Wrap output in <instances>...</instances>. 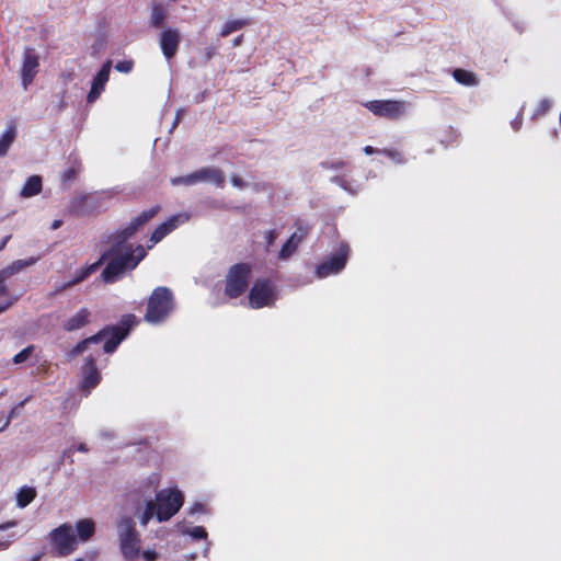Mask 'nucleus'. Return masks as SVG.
<instances>
[{"mask_svg": "<svg viewBox=\"0 0 561 561\" xmlns=\"http://www.w3.org/2000/svg\"><path fill=\"white\" fill-rule=\"evenodd\" d=\"M351 248L348 243L341 242L334 253L324 259L316 268V274L320 278L340 273L346 265Z\"/></svg>", "mask_w": 561, "mask_h": 561, "instance_id": "9d476101", "label": "nucleus"}, {"mask_svg": "<svg viewBox=\"0 0 561 561\" xmlns=\"http://www.w3.org/2000/svg\"><path fill=\"white\" fill-rule=\"evenodd\" d=\"M43 187V181L39 175H32L27 178L26 182L24 183L20 195L24 198L33 197L41 193Z\"/></svg>", "mask_w": 561, "mask_h": 561, "instance_id": "aec40b11", "label": "nucleus"}, {"mask_svg": "<svg viewBox=\"0 0 561 561\" xmlns=\"http://www.w3.org/2000/svg\"><path fill=\"white\" fill-rule=\"evenodd\" d=\"M178 217H171L167 221L160 224L151 233L149 239L148 249L154 247L158 242H160L165 236H168L172 230L176 228Z\"/></svg>", "mask_w": 561, "mask_h": 561, "instance_id": "a211bd4d", "label": "nucleus"}, {"mask_svg": "<svg viewBox=\"0 0 561 561\" xmlns=\"http://www.w3.org/2000/svg\"><path fill=\"white\" fill-rule=\"evenodd\" d=\"M159 211L160 206L154 205L149 209L141 211L137 217L130 220L126 227L117 230L115 233L121 237L122 241H128L137 231L142 229L153 217H156Z\"/></svg>", "mask_w": 561, "mask_h": 561, "instance_id": "ddd939ff", "label": "nucleus"}, {"mask_svg": "<svg viewBox=\"0 0 561 561\" xmlns=\"http://www.w3.org/2000/svg\"><path fill=\"white\" fill-rule=\"evenodd\" d=\"M363 150L366 154H374V153H380L381 149H377L371 146H365Z\"/></svg>", "mask_w": 561, "mask_h": 561, "instance_id": "37998d69", "label": "nucleus"}, {"mask_svg": "<svg viewBox=\"0 0 561 561\" xmlns=\"http://www.w3.org/2000/svg\"><path fill=\"white\" fill-rule=\"evenodd\" d=\"M299 245V242L297 241L296 237H293V234L287 239V241L283 244L280 251H279V259L286 260L290 257L297 250Z\"/></svg>", "mask_w": 561, "mask_h": 561, "instance_id": "bb28decb", "label": "nucleus"}, {"mask_svg": "<svg viewBox=\"0 0 561 561\" xmlns=\"http://www.w3.org/2000/svg\"><path fill=\"white\" fill-rule=\"evenodd\" d=\"M247 24H248V20H243V19L228 21L224 24L219 35L221 37H227L231 33L241 30Z\"/></svg>", "mask_w": 561, "mask_h": 561, "instance_id": "a878e982", "label": "nucleus"}, {"mask_svg": "<svg viewBox=\"0 0 561 561\" xmlns=\"http://www.w3.org/2000/svg\"><path fill=\"white\" fill-rule=\"evenodd\" d=\"M133 68H134V61L133 60H123V61H118L115 65V69L118 72H123V73L130 72L133 70Z\"/></svg>", "mask_w": 561, "mask_h": 561, "instance_id": "72a5a7b5", "label": "nucleus"}, {"mask_svg": "<svg viewBox=\"0 0 561 561\" xmlns=\"http://www.w3.org/2000/svg\"><path fill=\"white\" fill-rule=\"evenodd\" d=\"M79 167H70L61 173V180L64 183H68L75 180L79 174Z\"/></svg>", "mask_w": 561, "mask_h": 561, "instance_id": "2f4dec72", "label": "nucleus"}, {"mask_svg": "<svg viewBox=\"0 0 561 561\" xmlns=\"http://www.w3.org/2000/svg\"><path fill=\"white\" fill-rule=\"evenodd\" d=\"M76 529H77V533H78V538L80 541H88L90 540L94 534H95V524L92 519L90 518H83V519H79L77 523H76Z\"/></svg>", "mask_w": 561, "mask_h": 561, "instance_id": "412c9836", "label": "nucleus"}, {"mask_svg": "<svg viewBox=\"0 0 561 561\" xmlns=\"http://www.w3.org/2000/svg\"><path fill=\"white\" fill-rule=\"evenodd\" d=\"M10 423V417L7 420L5 424L0 428V432H2Z\"/></svg>", "mask_w": 561, "mask_h": 561, "instance_id": "5fc2aeb1", "label": "nucleus"}, {"mask_svg": "<svg viewBox=\"0 0 561 561\" xmlns=\"http://www.w3.org/2000/svg\"><path fill=\"white\" fill-rule=\"evenodd\" d=\"M156 512H157V508H156V503L154 501H148L146 503V510L145 512L142 513V515L140 516V524L142 526H147L148 523L150 522V519L156 516Z\"/></svg>", "mask_w": 561, "mask_h": 561, "instance_id": "cd10ccee", "label": "nucleus"}, {"mask_svg": "<svg viewBox=\"0 0 561 561\" xmlns=\"http://www.w3.org/2000/svg\"><path fill=\"white\" fill-rule=\"evenodd\" d=\"M39 55L33 47H25L22 53L20 78L24 90L33 83L39 72Z\"/></svg>", "mask_w": 561, "mask_h": 561, "instance_id": "f8f14e48", "label": "nucleus"}, {"mask_svg": "<svg viewBox=\"0 0 561 561\" xmlns=\"http://www.w3.org/2000/svg\"><path fill=\"white\" fill-rule=\"evenodd\" d=\"M10 543L11 542L9 540H5V541L0 540V551L8 549L10 547Z\"/></svg>", "mask_w": 561, "mask_h": 561, "instance_id": "de8ad7c7", "label": "nucleus"}, {"mask_svg": "<svg viewBox=\"0 0 561 561\" xmlns=\"http://www.w3.org/2000/svg\"><path fill=\"white\" fill-rule=\"evenodd\" d=\"M551 108V102L548 99H542L534 113V118L546 115Z\"/></svg>", "mask_w": 561, "mask_h": 561, "instance_id": "7c9ffc66", "label": "nucleus"}, {"mask_svg": "<svg viewBox=\"0 0 561 561\" xmlns=\"http://www.w3.org/2000/svg\"><path fill=\"white\" fill-rule=\"evenodd\" d=\"M36 490L32 486H23L16 493V505L21 508L26 507L36 497Z\"/></svg>", "mask_w": 561, "mask_h": 561, "instance_id": "393cba45", "label": "nucleus"}, {"mask_svg": "<svg viewBox=\"0 0 561 561\" xmlns=\"http://www.w3.org/2000/svg\"><path fill=\"white\" fill-rule=\"evenodd\" d=\"M380 153L386 156L387 158H389L390 160H392L396 163H403L404 162V158H403L402 153L399 150L394 149V148L381 149Z\"/></svg>", "mask_w": 561, "mask_h": 561, "instance_id": "c85d7f7f", "label": "nucleus"}, {"mask_svg": "<svg viewBox=\"0 0 561 561\" xmlns=\"http://www.w3.org/2000/svg\"><path fill=\"white\" fill-rule=\"evenodd\" d=\"M36 261L37 259L34 257H30L28 260H15L7 267L0 270V272L2 273V275H4V277L9 279L11 276L19 273L23 268L33 265Z\"/></svg>", "mask_w": 561, "mask_h": 561, "instance_id": "5701e85b", "label": "nucleus"}, {"mask_svg": "<svg viewBox=\"0 0 561 561\" xmlns=\"http://www.w3.org/2000/svg\"><path fill=\"white\" fill-rule=\"evenodd\" d=\"M194 539L201 540L207 538V531L203 526H194L187 531Z\"/></svg>", "mask_w": 561, "mask_h": 561, "instance_id": "473e14b6", "label": "nucleus"}, {"mask_svg": "<svg viewBox=\"0 0 561 561\" xmlns=\"http://www.w3.org/2000/svg\"><path fill=\"white\" fill-rule=\"evenodd\" d=\"M16 126L15 123L12 121L0 137V157L7 156L11 145L14 142L16 138Z\"/></svg>", "mask_w": 561, "mask_h": 561, "instance_id": "4be33fe9", "label": "nucleus"}, {"mask_svg": "<svg viewBox=\"0 0 561 561\" xmlns=\"http://www.w3.org/2000/svg\"><path fill=\"white\" fill-rule=\"evenodd\" d=\"M18 301V297H9L4 302L0 304V313L8 310L11 306H13Z\"/></svg>", "mask_w": 561, "mask_h": 561, "instance_id": "58836bf2", "label": "nucleus"}, {"mask_svg": "<svg viewBox=\"0 0 561 561\" xmlns=\"http://www.w3.org/2000/svg\"><path fill=\"white\" fill-rule=\"evenodd\" d=\"M92 312L87 308H80L73 316L69 317L61 323V328L65 332H75L91 322Z\"/></svg>", "mask_w": 561, "mask_h": 561, "instance_id": "f3484780", "label": "nucleus"}, {"mask_svg": "<svg viewBox=\"0 0 561 561\" xmlns=\"http://www.w3.org/2000/svg\"><path fill=\"white\" fill-rule=\"evenodd\" d=\"M137 318L133 313L124 314L117 325H106L96 334L91 335L78 342L70 351L69 355L76 357L81 355L90 344H95L106 339L103 350L105 353H113L121 342L128 335L130 329L137 324Z\"/></svg>", "mask_w": 561, "mask_h": 561, "instance_id": "f03ea898", "label": "nucleus"}, {"mask_svg": "<svg viewBox=\"0 0 561 561\" xmlns=\"http://www.w3.org/2000/svg\"><path fill=\"white\" fill-rule=\"evenodd\" d=\"M252 267L248 263H237L230 266L225 279V295L230 299L242 296L249 288Z\"/></svg>", "mask_w": 561, "mask_h": 561, "instance_id": "39448f33", "label": "nucleus"}, {"mask_svg": "<svg viewBox=\"0 0 561 561\" xmlns=\"http://www.w3.org/2000/svg\"><path fill=\"white\" fill-rule=\"evenodd\" d=\"M182 35L176 27H165L160 32L159 46L167 60H171L178 54Z\"/></svg>", "mask_w": 561, "mask_h": 561, "instance_id": "4468645a", "label": "nucleus"}, {"mask_svg": "<svg viewBox=\"0 0 561 561\" xmlns=\"http://www.w3.org/2000/svg\"><path fill=\"white\" fill-rule=\"evenodd\" d=\"M174 307L172 291L164 286L154 288L148 298L145 320L149 323H160L167 319Z\"/></svg>", "mask_w": 561, "mask_h": 561, "instance_id": "20e7f679", "label": "nucleus"}, {"mask_svg": "<svg viewBox=\"0 0 561 561\" xmlns=\"http://www.w3.org/2000/svg\"><path fill=\"white\" fill-rule=\"evenodd\" d=\"M197 510H198V511H202V510H203V505H202V504H199V503H196V504H195V507H194V511H197Z\"/></svg>", "mask_w": 561, "mask_h": 561, "instance_id": "603ef678", "label": "nucleus"}, {"mask_svg": "<svg viewBox=\"0 0 561 561\" xmlns=\"http://www.w3.org/2000/svg\"><path fill=\"white\" fill-rule=\"evenodd\" d=\"M168 16L167 9L160 2L153 1L151 3L150 26L158 30L161 28Z\"/></svg>", "mask_w": 561, "mask_h": 561, "instance_id": "6ab92c4d", "label": "nucleus"}, {"mask_svg": "<svg viewBox=\"0 0 561 561\" xmlns=\"http://www.w3.org/2000/svg\"><path fill=\"white\" fill-rule=\"evenodd\" d=\"M75 561H85V559H83V558H77V559H75Z\"/></svg>", "mask_w": 561, "mask_h": 561, "instance_id": "6e6d98bb", "label": "nucleus"}, {"mask_svg": "<svg viewBox=\"0 0 561 561\" xmlns=\"http://www.w3.org/2000/svg\"><path fill=\"white\" fill-rule=\"evenodd\" d=\"M112 60L107 59L92 80L91 89L87 95L88 103H94L105 89L110 79Z\"/></svg>", "mask_w": 561, "mask_h": 561, "instance_id": "2eb2a0df", "label": "nucleus"}, {"mask_svg": "<svg viewBox=\"0 0 561 561\" xmlns=\"http://www.w3.org/2000/svg\"><path fill=\"white\" fill-rule=\"evenodd\" d=\"M9 239H10V236L5 237V238L1 241V243H0V251L4 249V247H5V244H7V242H8V240H9Z\"/></svg>", "mask_w": 561, "mask_h": 561, "instance_id": "09e8293b", "label": "nucleus"}, {"mask_svg": "<svg viewBox=\"0 0 561 561\" xmlns=\"http://www.w3.org/2000/svg\"><path fill=\"white\" fill-rule=\"evenodd\" d=\"M231 184L238 188L245 187V182L237 174H232L230 178Z\"/></svg>", "mask_w": 561, "mask_h": 561, "instance_id": "ea45409f", "label": "nucleus"}, {"mask_svg": "<svg viewBox=\"0 0 561 561\" xmlns=\"http://www.w3.org/2000/svg\"><path fill=\"white\" fill-rule=\"evenodd\" d=\"M363 105L375 116L389 121H397L407 113V103L399 100H373Z\"/></svg>", "mask_w": 561, "mask_h": 561, "instance_id": "9b49d317", "label": "nucleus"}, {"mask_svg": "<svg viewBox=\"0 0 561 561\" xmlns=\"http://www.w3.org/2000/svg\"><path fill=\"white\" fill-rule=\"evenodd\" d=\"M214 55H215V48L208 47L205 53V59L208 61L213 58Z\"/></svg>", "mask_w": 561, "mask_h": 561, "instance_id": "c03bdc74", "label": "nucleus"}, {"mask_svg": "<svg viewBox=\"0 0 561 561\" xmlns=\"http://www.w3.org/2000/svg\"><path fill=\"white\" fill-rule=\"evenodd\" d=\"M88 450H89L88 446L84 443H80L78 446H71L67 450H65L64 457L65 456L71 457V455L75 451L87 453Z\"/></svg>", "mask_w": 561, "mask_h": 561, "instance_id": "c9c22d12", "label": "nucleus"}, {"mask_svg": "<svg viewBox=\"0 0 561 561\" xmlns=\"http://www.w3.org/2000/svg\"><path fill=\"white\" fill-rule=\"evenodd\" d=\"M141 557L145 561H157L159 559V553L152 549H147L141 552Z\"/></svg>", "mask_w": 561, "mask_h": 561, "instance_id": "e433bc0d", "label": "nucleus"}, {"mask_svg": "<svg viewBox=\"0 0 561 561\" xmlns=\"http://www.w3.org/2000/svg\"><path fill=\"white\" fill-rule=\"evenodd\" d=\"M156 517L159 522H167L182 507L184 496L176 489H164L156 494Z\"/></svg>", "mask_w": 561, "mask_h": 561, "instance_id": "423d86ee", "label": "nucleus"}, {"mask_svg": "<svg viewBox=\"0 0 561 561\" xmlns=\"http://www.w3.org/2000/svg\"><path fill=\"white\" fill-rule=\"evenodd\" d=\"M119 550L125 561H135L140 556V535L136 523L130 516L121 517L117 523Z\"/></svg>", "mask_w": 561, "mask_h": 561, "instance_id": "7ed1b4c3", "label": "nucleus"}, {"mask_svg": "<svg viewBox=\"0 0 561 561\" xmlns=\"http://www.w3.org/2000/svg\"><path fill=\"white\" fill-rule=\"evenodd\" d=\"M7 280H8V278L4 277V275H2V273L0 272V296L4 297L5 300L9 299V297H12L10 295L9 288L5 284Z\"/></svg>", "mask_w": 561, "mask_h": 561, "instance_id": "f704fd0d", "label": "nucleus"}, {"mask_svg": "<svg viewBox=\"0 0 561 561\" xmlns=\"http://www.w3.org/2000/svg\"><path fill=\"white\" fill-rule=\"evenodd\" d=\"M15 525H16V522H14V520L0 524V530H5L10 527H14Z\"/></svg>", "mask_w": 561, "mask_h": 561, "instance_id": "a18cd8bd", "label": "nucleus"}, {"mask_svg": "<svg viewBox=\"0 0 561 561\" xmlns=\"http://www.w3.org/2000/svg\"><path fill=\"white\" fill-rule=\"evenodd\" d=\"M43 558V553H37L32 558V561H39Z\"/></svg>", "mask_w": 561, "mask_h": 561, "instance_id": "3c124183", "label": "nucleus"}, {"mask_svg": "<svg viewBox=\"0 0 561 561\" xmlns=\"http://www.w3.org/2000/svg\"><path fill=\"white\" fill-rule=\"evenodd\" d=\"M60 225H61V221H60V220H55V221L53 222V225H51V228H53V229H57V228H59V227H60Z\"/></svg>", "mask_w": 561, "mask_h": 561, "instance_id": "8fccbe9b", "label": "nucleus"}, {"mask_svg": "<svg viewBox=\"0 0 561 561\" xmlns=\"http://www.w3.org/2000/svg\"><path fill=\"white\" fill-rule=\"evenodd\" d=\"M84 376L81 381V391L84 396H89L101 381V375L96 367V360L92 356L85 358L83 367Z\"/></svg>", "mask_w": 561, "mask_h": 561, "instance_id": "dca6fc26", "label": "nucleus"}, {"mask_svg": "<svg viewBox=\"0 0 561 561\" xmlns=\"http://www.w3.org/2000/svg\"><path fill=\"white\" fill-rule=\"evenodd\" d=\"M511 125L515 131H518L523 125V115L517 114V116L511 122Z\"/></svg>", "mask_w": 561, "mask_h": 561, "instance_id": "a19ab883", "label": "nucleus"}, {"mask_svg": "<svg viewBox=\"0 0 561 561\" xmlns=\"http://www.w3.org/2000/svg\"><path fill=\"white\" fill-rule=\"evenodd\" d=\"M308 234V229L306 227H298L297 230L293 233V237H296L297 241L300 243Z\"/></svg>", "mask_w": 561, "mask_h": 561, "instance_id": "4c0bfd02", "label": "nucleus"}, {"mask_svg": "<svg viewBox=\"0 0 561 561\" xmlns=\"http://www.w3.org/2000/svg\"><path fill=\"white\" fill-rule=\"evenodd\" d=\"M248 298L252 309L272 307L277 299L273 282L268 278H257L250 288Z\"/></svg>", "mask_w": 561, "mask_h": 561, "instance_id": "1a4fd4ad", "label": "nucleus"}, {"mask_svg": "<svg viewBox=\"0 0 561 561\" xmlns=\"http://www.w3.org/2000/svg\"><path fill=\"white\" fill-rule=\"evenodd\" d=\"M276 237H277V233H276V231H275V230H268V231L266 232L265 238H266L267 247H270V245H272V244L274 243V241H275Z\"/></svg>", "mask_w": 561, "mask_h": 561, "instance_id": "79ce46f5", "label": "nucleus"}, {"mask_svg": "<svg viewBox=\"0 0 561 561\" xmlns=\"http://www.w3.org/2000/svg\"><path fill=\"white\" fill-rule=\"evenodd\" d=\"M48 540L57 557H67L78 547V539L75 535L73 527L68 523L61 524L49 531Z\"/></svg>", "mask_w": 561, "mask_h": 561, "instance_id": "0eeeda50", "label": "nucleus"}, {"mask_svg": "<svg viewBox=\"0 0 561 561\" xmlns=\"http://www.w3.org/2000/svg\"><path fill=\"white\" fill-rule=\"evenodd\" d=\"M201 182H210L217 187L225 186L226 176L221 169L215 167L201 168L187 175L176 176L171 179V184L191 186Z\"/></svg>", "mask_w": 561, "mask_h": 561, "instance_id": "6e6552de", "label": "nucleus"}, {"mask_svg": "<svg viewBox=\"0 0 561 561\" xmlns=\"http://www.w3.org/2000/svg\"><path fill=\"white\" fill-rule=\"evenodd\" d=\"M108 242L111 247L101 254L95 263L82 267L73 279L62 284L56 289V293L83 282L104 263H106V265L102 271L101 277L104 283L113 284L121 279L126 273L135 270L147 256V251L141 244L133 247V244H128L127 241H122L121 237L116 233L108 237Z\"/></svg>", "mask_w": 561, "mask_h": 561, "instance_id": "f257e3e1", "label": "nucleus"}, {"mask_svg": "<svg viewBox=\"0 0 561 561\" xmlns=\"http://www.w3.org/2000/svg\"><path fill=\"white\" fill-rule=\"evenodd\" d=\"M180 121V112H178L173 126L178 125Z\"/></svg>", "mask_w": 561, "mask_h": 561, "instance_id": "864d4df0", "label": "nucleus"}, {"mask_svg": "<svg viewBox=\"0 0 561 561\" xmlns=\"http://www.w3.org/2000/svg\"><path fill=\"white\" fill-rule=\"evenodd\" d=\"M243 42V35H238L233 41H232V45L233 47H238L242 44Z\"/></svg>", "mask_w": 561, "mask_h": 561, "instance_id": "49530a36", "label": "nucleus"}, {"mask_svg": "<svg viewBox=\"0 0 561 561\" xmlns=\"http://www.w3.org/2000/svg\"><path fill=\"white\" fill-rule=\"evenodd\" d=\"M34 350V345L26 346L25 348H23L22 351L14 355L13 363L16 365L24 363L33 354Z\"/></svg>", "mask_w": 561, "mask_h": 561, "instance_id": "c756f323", "label": "nucleus"}, {"mask_svg": "<svg viewBox=\"0 0 561 561\" xmlns=\"http://www.w3.org/2000/svg\"><path fill=\"white\" fill-rule=\"evenodd\" d=\"M453 77L458 83L467 87H472L478 83L477 76L473 72L461 68L455 69L453 71Z\"/></svg>", "mask_w": 561, "mask_h": 561, "instance_id": "b1692460", "label": "nucleus"}]
</instances>
